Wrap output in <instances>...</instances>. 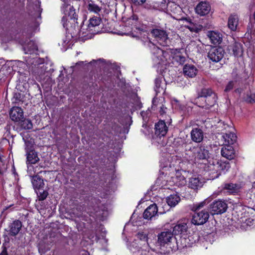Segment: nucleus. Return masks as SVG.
<instances>
[{
    "label": "nucleus",
    "mask_w": 255,
    "mask_h": 255,
    "mask_svg": "<svg viewBox=\"0 0 255 255\" xmlns=\"http://www.w3.org/2000/svg\"><path fill=\"white\" fill-rule=\"evenodd\" d=\"M208 168L211 178L215 179L221 175V170L228 171L230 168V165L229 162L219 163L216 161L208 165Z\"/></svg>",
    "instance_id": "obj_4"
},
{
    "label": "nucleus",
    "mask_w": 255,
    "mask_h": 255,
    "mask_svg": "<svg viewBox=\"0 0 255 255\" xmlns=\"http://www.w3.org/2000/svg\"><path fill=\"white\" fill-rule=\"evenodd\" d=\"M87 8L89 11L96 13H98L101 10V7L94 3L93 1H91L89 3Z\"/></svg>",
    "instance_id": "obj_39"
},
{
    "label": "nucleus",
    "mask_w": 255,
    "mask_h": 255,
    "mask_svg": "<svg viewBox=\"0 0 255 255\" xmlns=\"http://www.w3.org/2000/svg\"><path fill=\"white\" fill-rule=\"evenodd\" d=\"M239 25V17L238 15L234 14L229 16L228 19V27L232 31L237 30Z\"/></svg>",
    "instance_id": "obj_22"
},
{
    "label": "nucleus",
    "mask_w": 255,
    "mask_h": 255,
    "mask_svg": "<svg viewBox=\"0 0 255 255\" xmlns=\"http://www.w3.org/2000/svg\"><path fill=\"white\" fill-rule=\"evenodd\" d=\"M174 239H176V238L174 237L171 229L164 230L157 235L156 247L158 249H161L162 247H167Z\"/></svg>",
    "instance_id": "obj_3"
},
{
    "label": "nucleus",
    "mask_w": 255,
    "mask_h": 255,
    "mask_svg": "<svg viewBox=\"0 0 255 255\" xmlns=\"http://www.w3.org/2000/svg\"><path fill=\"white\" fill-rule=\"evenodd\" d=\"M233 87H234L233 82L231 81L228 84L225 90L226 91H229L232 90L233 88Z\"/></svg>",
    "instance_id": "obj_46"
},
{
    "label": "nucleus",
    "mask_w": 255,
    "mask_h": 255,
    "mask_svg": "<svg viewBox=\"0 0 255 255\" xmlns=\"http://www.w3.org/2000/svg\"><path fill=\"white\" fill-rule=\"evenodd\" d=\"M145 8L148 10H159L160 8V4L157 2H153L151 3H146Z\"/></svg>",
    "instance_id": "obj_40"
},
{
    "label": "nucleus",
    "mask_w": 255,
    "mask_h": 255,
    "mask_svg": "<svg viewBox=\"0 0 255 255\" xmlns=\"http://www.w3.org/2000/svg\"><path fill=\"white\" fill-rule=\"evenodd\" d=\"M222 139L224 140V145H232L237 140V136L232 132L226 133L222 135Z\"/></svg>",
    "instance_id": "obj_20"
},
{
    "label": "nucleus",
    "mask_w": 255,
    "mask_h": 255,
    "mask_svg": "<svg viewBox=\"0 0 255 255\" xmlns=\"http://www.w3.org/2000/svg\"><path fill=\"white\" fill-rule=\"evenodd\" d=\"M180 198L177 194H173L168 196L166 199L168 205L171 207L175 206L180 201Z\"/></svg>",
    "instance_id": "obj_31"
},
{
    "label": "nucleus",
    "mask_w": 255,
    "mask_h": 255,
    "mask_svg": "<svg viewBox=\"0 0 255 255\" xmlns=\"http://www.w3.org/2000/svg\"><path fill=\"white\" fill-rule=\"evenodd\" d=\"M2 250L0 255H8L6 247L2 246Z\"/></svg>",
    "instance_id": "obj_48"
},
{
    "label": "nucleus",
    "mask_w": 255,
    "mask_h": 255,
    "mask_svg": "<svg viewBox=\"0 0 255 255\" xmlns=\"http://www.w3.org/2000/svg\"><path fill=\"white\" fill-rule=\"evenodd\" d=\"M152 36L154 37L160 45L166 46L170 41L166 31L159 29H153L151 31Z\"/></svg>",
    "instance_id": "obj_5"
},
{
    "label": "nucleus",
    "mask_w": 255,
    "mask_h": 255,
    "mask_svg": "<svg viewBox=\"0 0 255 255\" xmlns=\"http://www.w3.org/2000/svg\"><path fill=\"white\" fill-rule=\"evenodd\" d=\"M157 216L158 208L155 204L149 206L143 213V218L147 220H152Z\"/></svg>",
    "instance_id": "obj_11"
},
{
    "label": "nucleus",
    "mask_w": 255,
    "mask_h": 255,
    "mask_svg": "<svg viewBox=\"0 0 255 255\" xmlns=\"http://www.w3.org/2000/svg\"><path fill=\"white\" fill-rule=\"evenodd\" d=\"M101 60H102L101 59H99L98 60V61H101Z\"/></svg>",
    "instance_id": "obj_51"
},
{
    "label": "nucleus",
    "mask_w": 255,
    "mask_h": 255,
    "mask_svg": "<svg viewBox=\"0 0 255 255\" xmlns=\"http://www.w3.org/2000/svg\"><path fill=\"white\" fill-rule=\"evenodd\" d=\"M39 160L37 154L33 150L30 151L27 155V161L30 164H35Z\"/></svg>",
    "instance_id": "obj_32"
},
{
    "label": "nucleus",
    "mask_w": 255,
    "mask_h": 255,
    "mask_svg": "<svg viewBox=\"0 0 255 255\" xmlns=\"http://www.w3.org/2000/svg\"><path fill=\"white\" fill-rule=\"evenodd\" d=\"M210 10L211 7L210 4L205 1L200 2L195 8L196 12L201 16L207 14Z\"/></svg>",
    "instance_id": "obj_14"
},
{
    "label": "nucleus",
    "mask_w": 255,
    "mask_h": 255,
    "mask_svg": "<svg viewBox=\"0 0 255 255\" xmlns=\"http://www.w3.org/2000/svg\"><path fill=\"white\" fill-rule=\"evenodd\" d=\"M9 116L12 121L20 122L23 119V110L18 107H14L11 109Z\"/></svg>",
    "instance_id": "obj_12"
},
{
    "label": "nucleus",
    "mask_w": 255,
    "mask_h": 255,
    "mask_svg": "<svg viewBox=\"0 0 255 255\" xmlns=\"http://www.w3.org/2000/svg\"><path fill=\"white\" fill-rule=\"evenodd\" d=\"M147 46L154 55V60L157 64L166 65L169 63L171 55L168 52L160 49L150 41L147 42Z\"/></svg>",
    "instance_id": "obj_1"
},
{
    "label": "nucleus",
    "mask_w": 255,
    "mask_h": 255,
    "mask_svg": "<svg viewBox=\"0 0 255 255\" xmlns=\"http://www.w3.org/2000/svg\"><path fill=\"white\" fill-rule=\"evenodd\" d=\"M186 158L192 162H198L201 160H207L209 157V151L204 147H193L187 151Z\"/></svg>",
    "instance_id": "obj_2"
},
{
    "label": "nucleus",
    "mask_w": 255,
    "mask_h": 255,
    "mask_svg": "<svg viewBox=\"0 0 255 255\" xmlns=\"http://www.w3.org/2000/svg\"><path fill=\"white\" fill-rule=\"evenodd\" d=\"M42 254H41V255H42Z\"/></svg>",
    "instance_id": "obj_55"
},
{
    "label": "nucleus",
    "mask_w": 255,
    "mask_h": 255,
    "mask_svg": "<svg viewBox=\"0 0 255 255\" xmlns=\"http://www.w3.org/2000/svg\"><path fill=\"white\" fill-rule=\"evenodd\" d=\"M207 204V200H205L204 201L199 203V204L196 205V210H199L200 208H203Z\"/></svg>",
    "instance_id": "obj_45"
},
{
    "label": "nucleus",
    "mask_w": 255,
    "mask_h": 255,
    "mask_svg": "<svg viewBox=\"0 0 255 255\" xmlns=\"http://www.w3.org/2000/svg\"><path fill=\"white\" fill-rule=\"evenodd\" d=\"M225 53V51L222 47H213L208 53V57L212 62L217 63L222 59Z\"/></svg>",
    "instance_id": "obj_6"
},
{
    "label": "nucleus",
    "mask_w": 255,
    "mask_h": 255,
    "mask_svg": "<svg viewBox=\"0 0 255 255\" xmlns=\"http://www.w3.org/2000/svg\"><path fill=\"white\" fill-rule=\"evenodd\" d=\"M168 130V128L163 121H160L155 125V132L159 136H164Z\"/></svg>",
    "instance_id": "obj_18"
},
{
    "label": "nucleus",
    "mask_w": 255,
    "mask_h": 255,
    "mask_svg": "<svg viewBox=\"0 0 255 255\" xmlns=\"http://www.w3.org/2000/svg\"><path fill=\"white\" fill-rule=\"evenodd\" d=\"M89 24L87 25L90 29V32L92 33L96 34L99 31L97 27L101 22V19L97 16H93L89 20Z\"/></svg>",
    "instance_id": "obj_13"
},
{
    "label": "nucleus",
    "mask_w": 255,
    "mask_h": 255,
    "mask_svg": "<svg viewBox=\"0 0 255 255\" xmlns=\"http://www.w3.org/2000/svg\"><path fill=\"white\" fill-rule=\"evenodd\" d=\"M212 95H216V94L213 92L211 89L206 88L202 89L201 91L199 94L198 97L196 99V104L201 102L202 99H204L207 98V97L212 96Z\"/></svg>",
    "instance_id": "obj_25"
},
{
    "label": "nucleus",
    "mask_w": 255,
    "mask_h": 255,
    "mask_svg": "<svg viewBox=\"0 0 255 255\" xmlns=\"http://www.w3.org/2000/svg\"><path fill=\"white\" fill-rule=\"evenodd\" d=\"M137 238L139 239L141 241H144L145 242H146L147 240V235L144 232H139L137 234Z\"/></svg>",
    "instance_id": "obj_44"
},
{
    "label": "nucleus",
    "mask_w": 255,
    "mask_h": 255,
    "mask_svg": "<svg viewBox=\"0 0 255 255\" xmlns=\"http://www.w3.org/2000/svg\"><path fill=\"white\" fill-rule=\"evenodd\" d=\"M209 217V214L207 211H197L193 216L192 222L196 225H203L208 221Z\"/></svg>",
    "instance_id": "obj_9"
},
{
    "label": "nucleus",
    "mask_w": 255,
    "mask_h": 255,
    "mask_svg": "<svg viewBox=\"0 0 255 255\" xmlns=\"http://www.w3.org/2000/svg\"><path fill=\"white\" fill-rule=\"evenodd\" d=\"M191 139L197 143L201 142L204 138L203 130L199 128H194L191 131Z\"/></svg>",
    "instance_id": "obj_19"
},
{
    "label": "nucleus",
    "mask_w": 255,
    "mask_h": 255,
    "mask_svg": "<svg viewBox=\"0 0 255 255\" xmlns=\"http://www.w3.org/2000/svg\"><path fill=\"white\" fill-rule=\"evenodd\" d=\"M93 62H96V60H93Z\"/></svg>",
    "instance_id": "obj_52"
},
{
    "label": "nucleus",
    "mask_w": 255,
    "mask_h": 255,
    "mask_svg": "<svg viewBox=\"0 0 255 255\" xmlns=\"http://www.w3.org/2000/svg\"><path fill=\"white\" fill-rule=\"evenodd\" d=\"M176 52L173 56V58L179 64H183L185 61V57L182 55L180 51L176 50Z\"/></svg>",
    "instance_id": "obj_35"
},
{
    "label": "nucleus",
    "mask_w": 255,
    "mask_h": 255,
    "mask_svg": "<svg viewBox=\"0 0 255 255\" xmlns=\"http://www.w3.org/2000/svg\"><path fill=\"white\" fill-rule=\"evenodd\" d=\"M135 5H141L144 3L146 0H131Z\"/></svg>",
    "instance_id": "obj_47"
},
{
    "label": "nucleus",
    "mask_w": 255,
    "mask_h": 255,
    "mask_svg": "<svg viewBox=\"0 0 255 255\" xmlns=\"http://www.w3.org/2000/svg\"><path fill=\"white\" fill-rule=\"evenodd\" d=\"M157 100V98H154L152 100V104L153 105H154L155 103L156 102V101Z\"/></svg>",
    "instance_id": "obj_50"
},
{
    "label": "nucleus",
    "mask_w": 255,
    "mask_h": 255,
    "mask_svg": "<svg viewBox=\"0 0 255 255\" xmlns=\"http://www.w3.org/2000/svg\"><path fill=\"white\" fill-rule=\"evenodd\" d=\"M187 224L183 222H178L171 229L174 236L184 234L187 230Z\"/></svg>",
    "instance_id": "obj_16"
},
{
    "label": "nucleus",
    "mask_w": 255,
    "mask_h": 255,
    "mask_svg": "<svg viewBox=\"0 0 255 255\" xmlns=\"http://www.w3.org/2000/svg\"><path fill=\"white\" fill-rule=\"evenodd\" d=\"M22 227L21 222L19 220L14 221L10 226V234L12 236L16 235Z\"/></svg>",
    "instance_id": "obj_28"
},
{
    "label": "nucleus",
    "mask_w": 255,
    "mask_h": 255,
    "mask_svg": "<svg viewBox=\"0 0 255 255\" xmlns=\"http://www.w3.org/2000/svg\"><path fill=\"white\" fill-rule=\"evenodd\" d=\"M224 188L230 193H236L239 191L240 186L236 184L228 183L225 184Z\"/></svg>",
    "instance_id": "obj_33"
},
{
    "label": "nucleus",
    "mask_w": 255,
    "mask_h": 255,
    "mask_svg": "<svg viewBox=\"0 0 255 255\" xmlns=\"http://www.w3.org/2000/svg\"><path fill=\"white\" fill-rule=\"evenodd\" d=\"M154 105H155V104H154V105H152V108H153V107H154Z\"/></svg>",
    "instance_id": "obj_54"
},
{
    "label": "nucleus",
    "mask_w": 255,
    "mask_h": 255,
    "mask_svg": "<svg viewBox=\"0 0 255 255\" xmlns=\"http://www.w3.org/2000/svg\"><path fill=\"white\" fill-rule=\"evenodd\" d=\"M221 153L223 157L229 160H232L235 157V151L232 145H224Z\"/></svg>",
    "instance_id": "obj_15"
},
{
    "label": "nucleus",
    "mask_w": 255,
    "mask_h": 255,
    "mask_svg": "<svg viewBox=\"0 0 255 255\" xmlns=\"http://www.w3.org/2000/svg\"><path fill=\"white\" fill-rule=\"evenodd\" d=\"M31 182L34 188L38 190L43 188L44 185L43 179L38 175L33 176Z\"/></svg>",
    "instance_id": "obj_29"
},
{
    "label": "nucleus",
    "mask_w": 255,
    "mask_h": 255,
    "mask_svg": "<svg viewBox=\"0 0 255 255\" xmlns=\"http://www.w3.org/2000/svg\"><path fill=\"white\" fill-rule=\"evenodd\" d=\"M188 185L190 188L196 190L201 188L203 184L198 177H192L189 179Z\"/></svg>",
    "instance_id": "obj_24"
},
{
    "label": "nucleus",
    "mask_w": 255,
    "mask_h": 255,
    "mask_svg": "<svg viewBox=\"0 0 255 255\" xmlns=\"http://www.w3.org/2000/svg\"><path fill=\"white\" fill-rule=\"evenodd\" d=\"M235 56H241L243 52L242 45L240 43L235 42L230 46Z\"/></svg>",
    "instance_id": "obj_30"
},
{
    "label": "nucleus",
    "mask_w": 255,
    "mask_h": 255,
    "mask_svg": "<svg viewBox=\"0 0 255 255\" xmlns=\"http://www.w3.org/2000/svg\"><path fill=\"white\" fill-rule=\"evenodd\" d=\"M164 83H162L160 78H156L155 80V91L156 93H160L164 91Z\"/></svg>",
    "instance_id": "obj_37"
},
{
    "label": "nucleus",
    "mask_w": 255,
    "mask_h": 255,
    "mask_svg": "<svg viewBox=\"0 0 255 255\" xmlns=\"http://www.w3.org/2000/svg\"><path fill=\"white\" fill-rule=\"evenodd\" d=\"M61 11L64 14L62 18V21L67 20V17H69L70 19H74L76 17L75 10L73 6L71 5L70 1H63L61 6Z\"/></svg>",
    "instance_id": "obj_8"
},
{
    "label": "nucleus",
    "mask_w": 255,
    "mask_h": 255,
    "mask_svg": "<svg viewBox=\"0 0 255 255\" xmlns=\"http://www.w3.org/2000/svg\"><path fill=\"white\" fill-rule=\"evenodd\" d=\"M50 248L48 245L40 244L38 247V251L41 254H44L48 251L50 250Z\"/></svg>",
    "instance_id": "obj_41"
},
{
    "label": "nucleus",
    "mask_w": 255,
    "mask_h": 255,
    "mask_svg": "<svg viewBox=\"0 0 255 255\" xmlns=\"http://www.w3.org/2000/svg\"><path fill=\"white\" fill-rule=\"evenodd\" d=\"M157 251V249H153L150 252L148 244L146 242L140 250H138L136 253L135 255H153L152 252Z\"/></svg>",
    "instance_id": "obj_27"
},
{
    "label": "nucleus",
    "mask_w": 255,
    "mask_h": 255,
    "mask_svg": "<svg viewBox=\"0 0 255 255\" xmlns=\"http://www.w3.org/2000/svg\"><path fill=\"white\" fill-rule=\"evenodd\" d=\"M173 182L177 186H182L186 184V179L180 171H176L175 176H172Z\"/></svg>",
    "instance_id": "obj_23"
},
{
    "label": "nucleus",
    "mask_w": 255,
    "mask_h": 255,
    "mask_svg": "<svg viewBox=\"0 0 255 255\" xmlns=\"http://www.w3.org/2000/svg\"><path fill=\"white\" fill-rule=\"evenodd\" d=\"M166 109V108H165L163 105L160 107V110L159 111V113L160 115H163L165 113V110Z\"/></svg>",
    "instance_id": "obj_49"
},
{
    "label": "nucleus",
    "mask_w": 255,
    "mask_h": 255,
    "mask_svg": "<svg viewBox=\"0 0 255 255\" xmlns=\"http://www.w3.org/2000/svg\"><path fill=\"white\" fill-rule=\"evenodd\" d=\"M21 127L24 129H31L33 128V124L31 121L28 119L21 120Z\"/></svg>",
    "instance_id": "obj_38"
},
{
    "label": "nucleus",
    "mask_w": 255,
    "mask_h": 255,
    "mask_svg": "<svg viewBox=\"0 0 255 255\" xmlns=\"http://www.w3.org/2000/svg\"><path fill=\"white\" fill-rule=\"evenodd\" d=\"M27 49L29 51V53L34 52L35 50H37V45L32 41H30L27 46Z\"/></svg>",
    "instance_id": "obj_42"
},
{
    "label": "nucleus",
    "mask_w": 255,
    "mask_h": 255,
    "mask_svg": "<svg viewBox=\"0 0 255 255\" xmlns=\"http://www.w3.org/2000/svg\"><path fill=\"white\" fill-rule=\"evenodd\" d=\"M189 240L185 238L181 237L179 241H177L176 244L178 248L182 249L189 246Z\"/></svg>",
    "instance_id": "obj_34"
},
{
    "label": "nucleus",
    "mask_w": 255,
    "mask_h": 255,
    "mask_svg": "<svg viewBox=\"0 0 255 255\" xmlns=\"http://www.w3.org/2000/svg\"><path fill=\"white\" fill-rule=\"evenodd\" d=\"M207 36L213 44H219L222 41V34L216 31H208Z\"/></svg>",
    "instance_id": "obj_17"
},
{
    "label": "nucleus",
    "mask_w": 255,
    "mask_h": 255,
    "mask_svg": "<svg viewBox=\"0 0 255 255\" xmlns=\"http://www.w3.org/2000/svg\"><path fill=\"white\" fill-rule=\"evenodd\" d=\"M216 94L212 95V96L207 97V98L202 99L201 102H200L196 104H197L199 107L204 108L205 109H209L216 104Z\"/></svg>",
    "instance_id": "obj_10"
},
{
    "label": "nucleus",
    "mask_w": 255,
    "mask_h": 255,
    "mask_svg": "<svg viewBox=\"0 0 255 255\" xmlns=\"http://www.w3.org/2000/svg\"><path fill=\"white\" fill-rule=\"evenodd\" d=\"M154 105H155V104H154V105H152V108H153V107H154Z\"/></svg>",
    "instance_id": "obj_53"
},
{
    "label": "nucleus",
    "mask_w": 255,
    "mask_h": 255,
    "mask_svg": "<svg viewBox=\"0 0 255 255\" xmlns=\"http://www.w3.org/2000/svg\"><path fill=\"white\" fill-rule=\"evenodd\" d=\"M198 70L195 66L191 64H186L183 68V73L187 76L193 78L197 73Z\"/></svg>",
    "instance_id": "obj_21"
},
{
    "label": "nucleus",
    "mask_w": 255,
    "mask_h": 255,
    "mask_svg": "<svg viewBox=\"0 0 255 255\" xmlns=\"http://www.w3.org/2000/svg\"><path fill=\"white\" fill-rule=\"evenodd\" d=\"M89 30L87 25L83 24L82 25L78 33L79 37L88 39L91 37L92 34H95L91 33Z\"/></svg>",
    "instance_id": "obj_26"
},
{
    "label": "nucleus",
    "mask_w": 255,
    "mask_h": 255,
    "mask_svg": "<svg viewBox=\"0 0 255 255\" xmlns=\"http://www.w3.org/2000/svg\"><path fill=\"white\" fill-rule=\"evenodd\" d=\"M244 100L248 103H254L255 102V93L249 91L247 92L244 97Z\"/></svg>",
    "instance_id": "obj_36"
},
{
    "label": "nucleus",
    "mask_w": 255,
    "mask_h": 255,
    "mask_svg": "<svg viewBox=\"0 0 255 255\" xmlns=\"http://www.w3.org/2000/svg\"><path fill=\"white\" fill-rule=\"evenodd\" d=\"M227 203L223 200L214 201L210 205V212L212 214H221L225 212L227 209Z\"/></svg>",
    "instance_id": "obj_7"
},
{
    "label": "nucleus",
    "mask_w": 255,
    "mask_h": 255,
    "mask_svg": "<svg viewBox=\"0 0 255 255\" xmlns=\"http://www.w3.org/2000/svg\"><path fill=\"white\" fill-rule=\"evenodd\" d=\"M39 200H44L45 199L48 195V193L46 191H42V192L39 190L38 192L37 193Z\"/></svg>",
    "instance_id": "obj_43"
}]
</instances>
